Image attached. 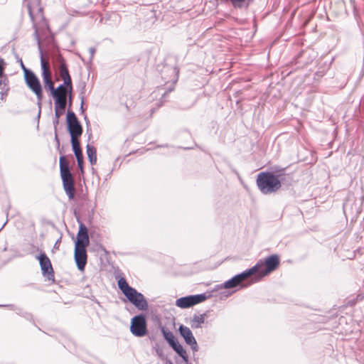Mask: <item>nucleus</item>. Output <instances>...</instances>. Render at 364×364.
<instances>
[{
	"label": "nucleus",
	"instance_id": "nucleus-1",
	"mask_svg": "<svg viewBox=\"0 0 364 364\" xmlns=\"http://www.w3.org/2000/svg\"><path fill=\"white\" fill-rule=\"evenodd\" d=\"M89 242L87 229L82 223H80L75 244V260L77 268L81 271L84 270L87 263L86 247Z\"/></svg>",
	"mask_w": 364,
	"mask_h": 364
},
{
	"label": "nucleus",
	"instance_id": "nucleus-2",
	"mask_svg": "<svg viewBox=\"0 0 364 364\" xmlns=\"http://www.w3.org/2000/svg\"><path fill=\"white\" fill-rule=\"evenodd\" d=\"M118 287L127 299L139 310H145L148 304L144 295L131 287L123 277L118 281Z\"/></svg>",
	"mask_w": 364,
	"mask_h": 364
},
{
	"label": "nucleus",
	"instance_id": "nucleus-3",
	"mask_svg": "<svg viewBox=\"0 0 364 364\" xmlns=\"http://www.w3.org/2000/svg\"><path fill=\"white\" fill-rule=\"evenodd\" d=\"M257 185L264 194L274 193L282 186L279 177L271 172L259 173L257 178Z\"/></svg>",
	"mask_w": 364,
	"mask_h": 364
},
{
	"label": "nucleus",
	"instance_id": "nucleus-4",
	"mask_svg": "<svg viewBox=\"0 0 364 364\" xmlns=\"http://www.w3.org/2000/svg\"><path fill=\"white\" fill-rule=\"evenodd\" d=\"M279 265V257L277 255H272L264 259H260L252 267L249 269L251 276L257 274L258 277L262 278L273 271L276 270Z\"/></svg>",
	"mask_w": 364,
	"mask_h": 364
},
{
	"label": "nucleus",
	"instance_id": "nucleus-5",
	"mask_svg": "<svg viewBox=\"0 0 364 364\" xmlns=\"http://www.w3.org/2000/svg\"><path fill=\"white\" fill-rule=\"evenodd\" d=\"M279 265V257L277 255H272L264 259H260L252 267L249 269L251 276L257 274L258 277L262 278L273 271L276 270Z\"/></svg>",
	"mask_w": 364,
	"mask_h": 364
},
{
	"label": "nucleus",
	"instance_id": "nucleus-6",
	"mask_svg": "<svg viewBox=\"0 0 364 364\" xmlns=\"http://www.w3.org/2000/svg\"><path fill=\"white\" fill-rule=\"evenodd\" d=\"M279 265V257L277 255H272L264 259H260L252 267L249 269L251 276L257 274L258 277L262 278L273 271L276 270Z\"/></svg>",
	"mask_w": 364,
	"mask_h": 364
},
{
	"label": "nucleus",
	"instance_id": "nucleus-7",
	"mask_svg": "<svg viewBox=\"0 0 364 364\" xmlns=\"http://www.w3.org/2000/svg\"><path fill=\"white\" fill-rule=\"evenodd\" d=\"M279 265V257L277 255H272L264 259H260L252 267L249 269L251 276L257 274L258 277L262 278L273 271L276 270Z\"/></svg>",
	"mask_w": 364,
	"mask_h": 364
},
{
	"label": "nucleus",
	"instance_id": "nucleus-8",
	"mask_svg": "<svg viewBox=\"0 0 364 364\" xmlns=\"http://www.w3.org/2000/svg\"><path fill=\"white\" fill-rule=\"evenodd\" d=\"M24 77L27 86L36 95L38 104L41 105L43 100V92L38 78L31 70H26V76Z\"/></svg>",
	"mask_w": 364,
	"mask_h": 364
},
{
	"label": "nucleus",
	"instance_id": "nucleus-9",
	"mask_svg": "<svg viewBox=\"0 0 364 364\" xmlns=\"http://www.w3.org/2000/svg\"><path fill=\"white\" fill-rule=\"evenodd\" d=\"M251 277V273L249 269L244 271L243 272L238 274L231 278L230 279L226 281L223 287L225 289H232L235 287H240V288L247 287L250 285L251 283L244 284L245 282Z\"/></svg>",
	"mask_w": 364,
	"mask_h": 364
},
{
	"label": "nucleus",
	"instance_id": "nucleus-10",
	"mask_svg": "<svg viewBox=\"0 0 364 364\" xmlns=\"http://www.w3.org/2000/svg\"><path fill=\"white\" fill-rule=\"evenodd\" d=\"M206 298L205 294L183 296L176 299V305L181 309H186L204 301Z\"/></svg>",
	"mask_w": 364,
	"mask_h": 364
},
{
	"label": "nucleus",
	"instance_id": "nucleus-11",
	"mask_svg": "<svg viewBox=\"0 0 364 364\" xmlns=\"http://www.w3.org/2000/svg\"><path fill=\"white\" fill-rule=\"evenodd\" d=\"M130 331L137 337H142L146 334L147 328L144 316L140 315L132 318Z\"/></svg>",
	"mask_w": 364,
	"mask_h": 364
},
{
	"label": "nucleus",
	"instance_id": "nucleus-12",
	"mask_svg": "<svg viewBox=\"0 0 364 364\" xmlns=\"http://www.w3.org/2000/svg\"><path fill=\"white\" fill-rule=\"evenodd\" d=\"M67 125L71 138L79 137L82 135V126L75 114L73 112H68L67 113Z\"/></svg>",
	"mask_w": 364,
	"mask_h": 364
},
{
	"label": "nucleus",
	"instance_id": "nucleus-13",
	"mask_svg": "<svg viewBox=\"0 0 364 364\" xmlns=\"http://www.w3.org/2000/svg\"><path fill=\"white\" fill-rule=\"evenodd\" d=\"M71 93L72 92H70L68 87L59 85L52 94L55 100V105H57L60 108L65 107L67 103V95L69 94L70 99H71Z\"/></svg>",
	"mask_w": 364,
	"mask_h": 364
},
{
	"label": "nucleus",
	"instance_id": "nucleus-14",
	"mask_svg": "<svg viewBox=\"0 0 364 364\" xmlns=\"http://www.w3.org/2000/svg\"><path fill=\"white\" fill-rule=\"evenodd\" d=\"M30 17L36 24V22L41 21L43 19L42 8L40 6V0H26Z\"/></svg>",
	"mask_w": 364,
	"mask_h": 364
},
{
	"label": "nucleus",
	"instance_id": "nucleus-15",
	"mask_svg": "<svg viewBox=\"0 0 364 364\" xmlns=\"http://www.w3.org/2000/svg\"><path fill=\"white\" fill-rule=\"evenodd\" d=\"M36 259H38L42 274L43 276H46L48 279H53L54 272L52 267V264L50 259L46 255L45 252L40 253L39 255L36 256Z\"/></svg>",
	"mask_w": 364,
	"mask_h": 364
},
{
	"label": "nucleus",
	"instance_id": "nucleus-16",
	"mask_svg": "<svg viewBox=\"0 0 364 364\" xmlns=\"http://www.w3.org/2000/svg\"><path fill=\"white\" fill-rule=\"evenodd\" d=\"M179 332L181 336L184 338L186 343L191 346L193 351H198V346L191 331L187 326L181 325L179 326Z\"/></svg>",
	"mask_w": 364,
	"mask_h": 364
},
{
	"label": "nucleus",
	"instance_id": "nucleus-17",
	"mask_svg": "<svg viewBox=\"0 0 364 364\" xmlns=\"http://www.w3.org/2000/svg\"><path fill=\"white\" fill-rule=\"evenodd\" d=\"M59 75L61 79L63 80V83L60 85L68 87L70 92H72L73 86L71 77L70 76L68 70L66 67V64L63 60L60 61V64L59 66Z\"/></svg>",
	"mask_w": 364,
	"mask_h": 364
},
{
	"label": "nucleus",
	"instance_id": "nucleus-18",
	"mask_svg": "<svg viewBox=\"0 0 364 364\" xmlns=\"http://www.w3.org/2000/svg\"><path fill=\"white\" fill-rule=\"evenodd\" d=\"M63 181V188L69 199L74 198L75 193V188L74 186V180L73 176L61 177Z\"/></svg>",
	"mask_w": 364,
	"mask_h": 364
},
{
	"label": "nucleus",
	"instance_id": "nucleus-19",
	"mask_svg": "<svg viewBox=\"0 0 364 364\" xmlns=\"http://www.w3.org/2000/svg\"><path fill=\"white\" fill-rule=\"evenodd\" d=\"M41 69H42V77L43 82L46 81H48L49 80H51V73L50 71V65L48 62L46 61L43 56H41Z\"/></svg>",
	"mask_w": 364,
	"mask_h": 364
},
{
	"label": "nucleus",
	"instance_id": "nucleus-20",
	"mask_svg": "<svg viewBox=\"0 0 364 364\" xmlns=\"http://www.w3.org/2000/svg\"><path fill=\"white\" fill-rule=\"evenodd\" d=\"M60 171L61 177L72 176L69 169L68 163L63 156L60 158Z\"/></svg>",
	"mask_w": 364,
	"mask_h": 364
},
{
	"label": "nucleus",
	"instance_id": "nucleus-21",
	"mask_svg": "<svg viewBox=\"0 0 364 364\" xmlns=\"http://www.w3.org/2000/svg\"><path fill=\"white\" fill-rule=\"evenodd\" d=\"M205 322V315H194L192 319L191 320V326L193 328H201L202 324Z\"/></svg>",
	"mask_w": 364,
	"mask_h": 364
},
{
	"label": "nucleus",
	"instance_id": "nucleus-22",
	"mask_svg": "<svg viewBox=\"0 0 364 364\" xmlns=\"http://www.w3.org/2000/svg\"><path fill=\"white\" fill-rule=\"evenodd\" d=\"M173 350L183 359L185 361H188V355L186 351L183 348V347L176 341L174 343L170 345Z\"/></svg>",
	"mask_w": 364,
	"mask_h": 364
},
{
	"label": "nucleus",
	"instance_id": "nucleus-23",
	"mask_svg": "<svg viewBox=\"0 0 364 364\" xmlns=\"http://www.w3.org/2000/svg\"><path fill=\"white\" fill-rule=\"evenodd\" d=\"M87 154L88 159L92 165L95 164L97 162L96 149L94 146L87 145Z\"/></svg>",
	"mask_w": 364,
	"mask_h": 364
},
{
	"label": "nucleus",
	"instance_id": "nucleus-24",
	"mask_svg": "<svg viewBox=\"0 0 364 364\" xmlns=\"http://www.w3.org/2000/svg\"><path fill=\"white\" fill-rule=\"evenodd\" d=\"M161 331L164 338L170 345H171V343H174L176 341L173 333L168 330L166 328L163 326L161 328Z\"/></svg>",
	"mask_w": 364,
	"mask_h": 364
},
{
	"label": "nucleus",
	"instance_id": "nucleus-25",
	"mask_svg": "<svg viewBox=\"0 0 364 364\" xmlns=\"http://www.w3.org/2000/svg\"><path fill=\"white\" fill-rule=\"evenodd\" d=\"M65 107L60 108L57 105H55V123H58V119L63 114Z\"/></svg>",
	"mask_w": 364,
	"mask_h": 364
},
{
	"label": "nucleus",
	"instance_id": "nucleus-26",
	"mask_svg": "<svg viewBox=\"0 0 364 364\" xmlns=\"http://www.w3.org/2000/svg\"><path fill=\"white\" fill-rule=\"evenodd\" d=\"M77 138L78 137L71 138V144H72V146H73L74 153L75 151H78L81 150L80 146V142H79Z\"/></svg>",
	"mask_w": 364,
	"mask_h": 364
},
{
	"label": "nucleus",
	"instance_id": "nucleus-27",
	"mask_svg": "<svg viewBox=\"0 0 364 364\" xmlns=\"http://www.w3.org/2000/svg\"><path fill=\"white\" fill-rule=\"evenodd\" d=\"M44 85L46 89H48L51 92V95L53 93V91L55 90L52 79L44 82Z\"/></svg>",
	"mask_w": 364,
	"mask_h": 364
},
{
	"label": "nucleus",
	"instance_id": "nucleus-28",
	"mask_svg": "<svg viewBox=\"0 0 364 364\" xmlns=\"http://www.w3.org/2000/svg\"><path fill=\"white\" fill-rule=\"evenodd\" d=\"M245 0H230L234 7H241Z\"/></svg>",
	"mask_w": 364,
	"mask_h": 364
},
{
	"label": "nucleus",
	"instance_id": "nucleus-29",
	"mask_svg": "<svg viewBox=\"0 0 364 364\" xmlns=\"http://www.w3.org/2000/svg\"><path fill=\"white\" fill-rule=\"evenodd\" d=\"M6 86V80H0V89L4 90Z\"/></svg>",
	"mask_w": 364,
	"mask_h": 364
},
{
	"label": "nucleus",
	"instance_id": "nucleus-30",
	"mask_svg": "<svg viewBox=\"0 0 364 364\" xmlns=\"http://www.w3.org/2000/svg\"><path fill=\"white\" fill-rule=\"evenodd\" d=\"M75 155L77 159H83L82 151H78L75 152Z\"/></svg>",
	"mask_w": 364,
	"mask_h": 364
},
{
	"label": "nucleus",
	"instance_id": "nucleus-31",
	"mask_svg": "<svg viewBox=\"0 0 364 364\" xmlns=\"http://www.w3.org/2000/svg\"><path fill=\"white\" fill-rule=\"evenodd\" d=\"M89 52L90 53V58L92 59L95 53V48L92 47L90 48Z\"/></svg>",
	"mask_w": 364,
	"mask_h": 364
},
{
	"label": "nucleus",
	"instance_id": "nucleus-32",
	"mask_svg": "<svg viewBox=\"0 0 364 364\" xmlns=\"http://www.w3.org/2000/svg\"><path fill=\"white\" fill-rule=\"evenodd\" d=\"M77 165L79 168L82 170V163H83V159H77Z\"/></svg>",
	"mask_w": 364,
	"mask_h": 364
},
{
	"label": "nucleus",
	"instance_id": "nucleus-33",
	"mask_svg": "<svg viewBox=\"0 0 364 364\" xmlns=\"http://www.w3.org/2000/svg\"><path fill=\"white\" fill-rule=\"evenodd\" d=\"M21 65L22 69L24 71V77H25L26 76V70H28L25 67V65H23V62H22V60H21Z\"/></svg>",
	"mask_w": 364,
	"mask_h": 364
},
{
	"label": "nucleus",
	"instance_id": "nucleus-34",
	"mask_svg": "<svg viewBox=\"0 0 364 364\" xmlns=\"http://www.w3.org/2000/svg\"><path fill=\"white\" fill-rule=\"evenodd\" d=\"M3 73H4V68H3V67L0 65V77H1V76H2Z\"/></svg>",
	"mask_w": 364,
	"mask_h": 364
},
{
	"label": "nucleus",
	"instance_id": "nucleus-35",
	"mask_svg": "<svg viewBox=\"0 0 364 364\" xmlns=\"http://www.w3.org/2000/svg\"><path fill=\"white\" fill-rule=\"evenodd\" d=\"M55 140H56V141H57V142L59 144V140H58V135H57V134H55Z\"/></svg>",
	"mask_w": 364,
	"mask_h": 364
},
{
	"label": "nucleus",
	"instance_id": "nucleus-36",
	"mask_svg": "<svg viewBox=\"0 0 364 364\" xmlns=\"http://www.w3.org/2000/svg\"><path fill=\"white\" fill-rule=\"evenodd\" d=\"M1 99H3V98H4V92H1Z\"/></svg>",
	"mask_w": 364,
	"mask_h": 364
},
{
	"label": "nucleus",
	"instance_id": "nucleus-37",
	"mask_svg": "<svg viewBox=\"0 0 364 364\" xmlns=\"http://www.w3.org/2000/svg\"><path fill=\"white\" fill-rule=\"evenodd\" d=\"M171 364H172V363H171Z\"/></svg>",
	"mask_w": 364,
	"mask_h": 364
}]
</instances>
